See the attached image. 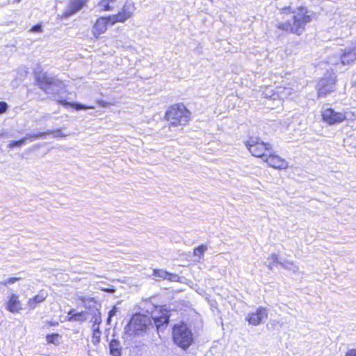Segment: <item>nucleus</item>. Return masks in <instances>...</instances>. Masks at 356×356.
<instances>
[{"instance_id":"nucleus-1","label":"nucleus","mask_w":356,"mask_h":356,"mask_svg":"<svg viewBox=\"0 0 356 356\" xmlns=\"http://www.w3.org/2000/svg\"><path fill=\"white\" fill-rule=\"evenodd\" d=\"M280 14L286 15L292 14V21L279 22L276 24L277 29L285 33H293L300 35L313 19L310 10L305 6H300L296 9L291 6H284L280 9Z\"/></svg>"},{"instance_id":"nucleus-2","label":"nucleus","mask_w":356,"mask_h":356,"mask_svg":"<svg viewBox=\"0 0 356 356\" xmlns=\"http://www.w3.org/2000/svg\"><path fill=\"white\" fill-rule=\"evenodd\" d=\"M136 10L134 2L126 1L122 8L114 15L99 17L96 19L92 27V34L95 39H99L105 33L109 26L118 23H124L131 19Z\"/></svg>"},{"instance_id":"nucleus-3","label":"nucleus","mask_w":356,"mask_h":356,"mask_svg":"<svg viewBox=\"0 0 356 356\" xmlns=\"http://www.w3.org/2000/svg\"><path fill=\"white\" fill-rule=\"evenodd\" d=\"M164 119L168 127H184L191 120V112L183 103L173 104L166 109Z\"/></svg>"},{"instance_id":"nucleus-4","label":"nucleus","mask_w":356,"mask_h":356,"mask_svg":"<svg viewBox=\"0 0 356 356\" xmlns=\"http://www.w3.org/2000/svg\"><path fill=\"white\" fill-rule=\"evenodd\" d=\"M171 337L174 344L183 350H187L195 341L191 328L183 321L172 326Z\"/></svg>"},{"instance_id":"nucleus-5","label":"nucleus","mask_w":356,"mask_h":356,"mask_svg":"<svg viewBox=\"0 0 356 356\" xmlns=\"http://www.w3.org/2000/svg\"><path fill=\"white\" fill-rule=\"evenodd\" d=\"M150 325L152 320L149 316L136 313L130 318L124 330L129 337H136L146 333Z\"/></svg>"},{"instance_id":"nucleus-6","label":"nucleus","mask_w":356,"mask_h":356,"mask_svg":"<svg viewBox=\"0 0 356 356\" xmlns=\"http://www.w3.org/2000/svg\"><path fill=\"white\" fill-rule=\"evenodd\" d=\"M250 154L262 160L273 151V145L268 142L263 141L259 137L250 136L244 143Z\"/></svg>"},{"instance_id":"nucleus-7","label":"nucleus","mask_w":356,"mask_h":356,"mask_svg":"<svg viewBox=\"0 0 356 356\" xmlns=\"http://www.w3.org/2000/svg\"><path fill=\"white\" fill-rule=\"evenodd\" d=\"M348 112L336 111L331 107L325 108L321 111V120L327 125L341 124L348 119Z\"/></svg>"},{"instance_id":"nucleus-8","label":"nucleus","mask_w":356,"mask_h":356,"mask_svg":"<svg viewBox=\"0 0 356 356\" xmlns=\"http://www.w3.org/2000/svg\"><path fill=\"white\" fill-rule=\"evenodd\" d=\"M337 77L333 74L319 79L316 85L317 97H325L335 91Z\"/></svg>"},{"instance_id":"nucleus-9","label":"nucleus","mask_w":356,"mask_h":356,"mask_svg":"<svg viewBox=\"0 0 356 356\" xmlns=\"http://www.w3.org/2000/svg\"><path fill=\"white\" fill-rule=\"evenodd\" d=\"M262 161L268 167L277 170H284L289 166V162L284 158L273 151L269 152Z\"/></svg>"},{"instance_id":"nucleus-10","label":"nucleus","mask_w":356,"mask_h":356,"mask_svg":"<svg viewBox=\"0 0 356 356\" xmlns=\"http://www.w3.org/2000/svg\"><path fill=\"white\" fill-rule=\"evenodd\" d=\"M61 131V129H56V130H51L46 132H39L36 134H31L26 135L25 137L20 138L17 140H13L11 141L8 145V147L9 149H13L15 147H19L24 145L27 140H34L40 138H43L49 134H56V135H58V133Z\"/></svg>"},{"instance_id":"nucleus-11","label":"nucleus","mask_w":356,"mask_h":356,"mask_svg":"<svg viewBox=\"0 0 356 356\" xmlns=\"http://www.w3.org/2000/svg\"><path fill=\"white\" fill-rule=\"evenodd\" d=\"M268 318V311L266 308L260 307L254 312H250L246 317V321L252 325H260L264 319Z\"/></svg>"},{"instance_id":"nucleus-12","label":"nucleus","mask_w":356,"mask_h":356,"mask_svg":"<svg viewBox=\"0 0 356 356\" xmlns=\"http://www.w3.org/2000/svg\"><path fill=\"white\" fill-rule=\"evenodd\" d=\"M89 0H70L67 8L62 13V18H68L87 5Z\"/></svg>"},{"instance_id":"nucleus-13","label":"nucleus","mask_w":356,"mask_h":356,"mask_svg":"<svg viewBox=\"0 0 356 356\" xmlns=\"http://www.w3.org/2000/svg\"><path fill=\"white\" fill-rule=\"evenodd\" d=\"M35 79L38 87L44 91H47L56 85V81L52 77L40 72L35 74Z\"/></svg>"},{"instance_id":"nucleus-14","label":"nucleus","mask_w":356,"mask_h":356,"mask_svg":"<svg viewBox=\"0 0 356 356\" xmlns=\"http://www.w3.org/2000/svg\"><path fill=\"white\" fill-rule=\"evenodd\" d=\"M6 309L13 314L19 313L22 310V303L19 300V296L15 293H11L6 303Z\"/></svg>"},{"instance_id":"nucleus-15","label":"nucleus","mask_w":356,"mask_h":356,"mask_svg":"<svg viewBox=\"0 0 356 356\" xmlns=\"http://www.w3.org/2000/svg\"><path fill=\"white\" fill-rule=\"evenodd\" d=\"M47 297V293L43 291H40L38 294L27 300L26 305L29 309L32 310L36 307L43 302Z\"/></svg>"},{"instance_id":"nucleus-16","label":"nucleus","mask_w":356,"mask_h":356,"mask_svg":"<svg viewBox=\"0 0 356 356\" xmlns=\"http://www.w3.org/2000/svg\"><path fill=\"white\" fill-rule=\"evenodd\" d=\"M87 319V314L86 312H76L74 309H70L67 312V321L69 322L83 323Z\"/></svg>"},{"instance_id":"nucleus-17","label":"nucleus","mask_w":356,"mask_h":356,"mask_svg":"<svg viewBox=\"0 0 356 356\" xmlns=\"http://www.w3.org/2000/svg\"><path fill=\"white\" fill-rule=\"evenodd\" d=\"M109 353L112 356H121L122 347L120 341L116 339H112L108 343Z\"/></svg>"},{"instance_id":"nucleus-18","label":"nucleus","mask_w":356,"mask_h":356,"mask_svg":"<svg viewBox=\"0 0 356 356\" xmlns=\"http://www.w3.org/2000/svg\"><path fill=\"white\" fill-rule=\"evenodd\" d=\"M355 60L356 52L352 49L345 50L341 55V62L343 65L351 63Z\"/></svg>"},{"instance_id":"nucleus-19","label":"nucleus","mask_w":356,"mask_h":356,"mask_svg":"<svg viewBox=\"0 0 356 356\" xmlns=\"http://www.w3.org/2000/svg\"><path fill=\"white\" fill-rule=\"evenodd\" d=\"M152 320L155 324L156 329L159 330V327L163 325L168 323L169 316L166 313L162 312L160 315L152 316Z\"/></svg>"},{"instance_id":"nucleus-20","label":"nucleus","mask_w":356,"mask_h":356,"mask_svg":"<svg viewBox=\"0 0 356 356\" xmlns=\"http://www.w3.org/2000/svg\"><path fill=\"white\" fill-rule=\"evenodd\" d=\"M152 275L155 277L161 278L163 280H168L170 281H172L175 277L174 274L161 269H154Z\"/></svg>"},{"instance_id":"nucleus-21","label":"nucleus","mask_w":356,"mask_h":356,"mask_svg":"<svg viewBox=\"0 0 356 356\" xmlns=\"http://www.w3.org/2000/svg\"><path fill=\"white\" fill-rule=\"evenodd\" d=\"M115 1V0H100L97 3V6L102 12L111 11L113 10V7L111 6V3Z\"/></svg>"},{"instance_id":"nucleus-22","label":"nucleus","mask_w":356,"mask_h":356,"mask_svg":"<svg viewBox=\"0 0 356 356\" xmlns=\"http://www.w3.org/2000/svg\"><path fill=\"white\" fill-rule=\"evenodd\" d=\"M61 337L58 333H51L46 335L45 339L48 344L58 345Z\"/></svg>"},{"instance_id":"nucleus-23","label":"nucleus","mask_w":356,"mask_h":356,"mask_svg":"<svg viewBox=\"0 0 356 356\" xmlns=\"http://www.w3.org/2000/svg\"><path fill=\"white\" fill-rule=\"evenodd\" d=\"M101 336H102V332L99 327H97L93 330L92 335V343L95 346H97L100 343Z\"/></svg>"},{"instance_id":"nucleus-24","label":"nucleus","mask_w":356,"mask_h":356,"mask_svg":"<svg viewBox=\"0 0 356 356\" xmlns=\"http://www.w3.org/2000/svg\"><path fill=\"white\" fill-rule=\"evenodd\" d=\"M206 250H207L206 245H202V244L200 245L197 247L194 248V250H193V255L199 257H202L204 255V252L206 251Z\"/></svg>"},{"instance_id":"nucleus-25","label":"nucleus","mask_w":356,"mask_h":356,"mask_svg":"<svg viewBox=\"0 0 356 356\" xmlns=\"http://www.w3.org/2000/svg\"><path fill=\"white\" fill-rule=\"evenodd\" d=\"M71 107L76 111L92 109L94 108L92 106H86V105L81 104L80 103H74V102H72V104H71Z\"/></svg>"},{"instance_id":"nucleus-26","label":"nucleus","mask_w":356,"mask_h":356,"mask_svg":"<svg viewBox=\"0 0 356 356\" xmlns=\"http://www.w3.org/2000/svg\"><path fill=\"white\" fill-rule=\"evenodd\" d=\"M22 280V277H9L8 279H6V280H4L3 282V284L4 286H7L8 284H14L15 282H17V281H19Z\"/></svg>"},{"instance_id":"nucleus-27","label":"nucleus","mask_w":356,"mask_h":356,"mask_svg":"<svg viewBox=\"0 0 356 356\" xmlns=\"http://www.w3.org/2000/svg\"><path fill=\"white\" fill-rule=\"evenodd\" d=\"M117 310H118V309H117L116 306H113V308L109 311L108 316V318H107V323L108 324L111 323V318L116 314Z\"/></svg>"},{"instance_id":"nucleus-28","label":"nucleus","mask_w":356,"mask_h":356,"mask_svg":"<svg viewBox=\"0 0 356 356\" xmlns=\"http://www.w3.org/2000/svg\"><path fill=\"white\" fill-rule=\"evenodd\" d=\"M8 106L5 102H0V114L5 113L8 110Z\"/></svg>"},{"instance_id":"nucleus-29","label":"nucleus","mask_w":356,"mask_h":356,"mask_svg":"<svg viewBox=\"0 0 356 356\" xmlns=\"http://www.w3.org/2000/svg\"><path fill=\"white\" fill-rule=\"evenodd\" d=\"M58 325V323L54 321H47L45 322V326L47 327H56Z\"/></svg>"},{"instance_id":"nucleus-30","label":"nucleus","mask_w":356,"mask_h":356,"mask_svg":"<svg viewBox=\"0 0 356 356\" xmlns=\"http://www.w3.org/2000/svg\"><path fill=\"white\" fill-rule=\"evenodd\" d=\"M97 104L99 106H102V107H108V106L112 105V104L111 102H106L104 100H98Z\"/></svg>"},{"instance_id":"nucleus-31","label":"nucleus","mask_w":356,"mask_h":356,"mask_svg":"<svg viewBox=\"0 0 356 356\" xmlns=\"http://www.w3.org/2000/svg\"><path fill=\"white\" fill-rule=\"evenodd\" d=\"M31 32H41L42 26L40 24H35L31 28Z\"/></svg>"},{"instance_id":"nucleus-32","label":"nucleus","mask_w":356,"mask_h":356,"mask_svg":"<svg viewBox=\"0 0 356 356\" xmlns=\"http://www.w3.org/2000/svg\"><path fill=\"white\" fill-rule=\"evenodd\" d=\"M345 356H356V348H351L346 351Z\"/></svg>"},{"instance_id":"nucleus-33","label":"nucleus","mask_w":356,"mask_h":356,"mask_svg":"<svg viewBox=\"0 0 356 356\" xmlns=\"http://www.w3.org/2000/svg\"><path fill=\"white\" fill-rule=\"evenodd\" d=\"M58 103L65 107H68V106H70L71 107V104H72V102H67L66 100L65 99H60L58 101Z\"/></svg>"},{"instance_id":"nucleus-34","label":"nucleus","mask_w":356,"mask_h":356,"mask_svg":"<svg viewBox=\"0 0 356 356\" xmlns=\"http://www.w3.org/2000/svg\"><path fill=\"white\" fill-rule=\"evenodd\" d=\"M101 290L102 291L107 292V293H113L115 291L113 289H111V288H102Z\"/></svg>"},{"instance_id":"nucleus-35","label":"nucleus","mask_w":356,"mask_h":356,"mask_svg":"<svg viewBox=\"0 0 356 356\" xmlns=\"http://www.w3.org/2000/svg\"><path fill=\"white\" fill-rule=\"evenodd\" d=\"M15 2H17V3H19V2L21 1V0H15Z\"/></svg>"},{"instance_id":"nucleus-36","label":"nucleus","mask_w":356,"mask_h":356,"mask_svg":"<svg viewBox=\"0 0 356 356\" xmlns=\"http://www.w3.org/2000/svg\"><path fill=\"white\" fill-rule=\"evenodd\" d=\"M350 113H351V115H352L353 116H354V113H353V112H350Z\"/></svg>"}]
</instances>
